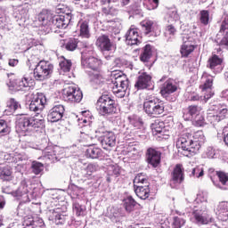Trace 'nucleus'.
Returning a JSON list of instances; mask_svg holds the SVG:
<instances>
[{
	"label": "nucleus",
	"mask_w": 228,
	"mask_h": 228,
	"mask_svg": "<svg viewBox=\"0 0 228 228\" xmlns=\"http://www.w3.org/2000/svg\"><path fill=\"white\" fill-rule=\"evenodd\" d=\"M142 5L149 11L156 10L159 6V0H143Z\"/></svg>",
	"instance_id": "obj_45"
},
{
	"label": "nucleus",
	"mask_w": 228,
	"mask_h": 228,
	"mask_svg": "<svg viewBox=\"0 0 228 228\" xmlns=\"http://www.w3.org/2000/svg\"><path fill=\"white\" fill-rule=\"evenodd\" d=\"M96 110L102 117H110V115L117 113L115 100L108 94H102L96 102Z\"/></svg>",
	"instance_id": "obj_8"
},
{
	"label": "nucleus",
	"mask_w": 228,
	"mask_h": 228,
	"mask_svg": "<svg viewBox=\"0 0 228 228\" xmlns=\"http://www.w3.org/2000/svg\"><path fill=\"white\" fill-rule=\"evenodd\" d=\"M62 97L66 102H81L83 92L76 86H69L62 91Z\"/></svg>",
	"instance_id": "obj_10"
},
{
	"label": "nucleus",
	"mask_w": 228,
	"mask_h": 228,
	"mask_svg": "<svg viewBox=\"0 0 228 228\" xmlns=\"http://www.w3.org/2000/svg\"><path fill=\"white\" fill-rule=\"evenodd\" d=\"M166 31H167L169 35H175L177 29H175V27H174V25H168L166 28Z\"/></svg>",
	"instance_id": "obj_59"
},
{
	"label": "nucleus",
	"mask_w": 228,
	"mask_h": 228,
	"mask_svg": "<svg viewBox=\"0 0 228 228\" xmlns=\"http://www.w3.org/2000/svg\"><path fill=\"white\" fill-rule=\"evenodd\" d=\"M27 65L28 69L34 70V78L36 81H45L53 76L54 71V65L47 61H40L36 66L35 69L31 68V60H28Z\"/></svg>",
	"instance_id": "obj_7"
},
{
	"label": "nucleus",
	"mask_w": 228,
	"mask_h": 228,
	"mask_svg": "<svg viewBox=\"0 0 228 228\" xmlns=\"http://www.w3.org/2000/svg\"><path fill=\"white\" fill-rule=\"evenodd\" d=\"M176 214L179 215V216H175L173 218L172 227L173 228L184 227V225L186 224V219H184L183 217L181 216V215H183V213L176 211Z\"/></svg>",
	"instance_id": "obj_37"
},
{
	"label": "nucleus",
	"mask_w": 228,
	"mask_h": 228,
	"mask_svg": "<svg viewBox=\"0 0 228 228\" xmlns=\"http://www.w3.org/2000/svg\"><path fill=\"white\" fill-rule=\"evenodd\" d=\"M71 17L67 14L65 15H53L48 12H41L38 16V20L45 26H49L51 29H65L69 24H70Z\"/></svg>",
	"instance_id": "obj_4"
},
{
	"label": "nucleus",
	"mask_w": 228,
	"mask_h": 228,
	"mask_svg": "<svg viewBox=\"0 0 228 228\" xmlns=\"http://www.w3.org/2000/svg\"><path fill=\"white\" fill-rule=\"evenodd\" d=\"M31 83H33V79L28 77H24L23 78L17 80L16 90L21 92H28V90L31 88Z\"/></svg>",
	"instance_id": "obj_28"
},
{
	"label": "nucleus",
	"mask_w": 228,
	"mask_h": 228,
	"mask_svg": "<svg viewBox=\"0 0 228 228\" xmlns=\"http://www.w3.org/2000/svg\"><path fill=\"white\" fill-rule=\"evenodd\" d=\"M102 150L97 147L91 146L86 151V157L90 159H99V158H102Z\"/></svg>",
	"instance_id": "obj_31"
},
{
	"label": "nucleus",
	"mask_w": 228,
	"mask_h": 228,
	"mask_svg": "<svg viewBox=\"0 0 228 228\" xmlns=\"http://www.w3.org/2000/svg\"><path fill=\"white\" fill-rule=\"evenodd\" d=\"M125 38L127 45H138L142 44V37L138 34V28H130L126 31Z\"/></svg>",
	"instance_id": "obj_20"
},
{
	"label": "nucleus",
	"mask_w": 228,
	"mask_h": 228,
	"mask_svg": "<svg viewBox=\"0 0 228 228\" xmlns=\"http://www.w3.org/2000/svg\"><path fill=\"white\" fill-rule=\"evenodd\" d=\"M177 88H178L177 83H175L174 79H168L163 84L160 90V94L162 96L167 99L170 94H174L175 92H177Z\"/></svg>",
	"instance_id": "obj_22"
},
{
	"label": "nucleus",
	"mask_w": 228,
	"mask_h": 228,
	"mask_svg": "<svg viewBox=\"0 0 228 228\" xmlns=\"http://www.w3.org/2000/svg\"><path fill=\"white\" fill-rule=\"evenodd\" d=\"M95 45L102 53H110V51L113 50V43L110 39V36L106 34H102L97 37Z\"/></svg>",
	"instance_id": "obj_15"
},
{
	"label": "nucleus",
	"mask_w": 228,
	"mask_h": 228,
	"mask_svg": "<svg viewBox=\"0 0 228 228\" xmlns=\"http://www.w3.org/2000/svg\"><path fill=\"white\" fill-rule=\"evenodd\" d=\"M200 20L201 24H204V26H208V24H209V11H200Z\"/></svg>",
	"instance_id": "obj_52"
},
{
	"label": "nucleus",
	"mask_w": 228,
	"mask_h": 228,
	"mask_svg": "<svg viewBox=\"0 0 228 228\" xmlns=\"http://www.w3.org/2000/svg\"><path fill=\"white\" fill-rule=\"evenodd\" d=\"M126 63V61L122 58H116L114 61V64L116 67H118L120 69V67H122V65H124Z\"/></svg>",
	"instance_id": "obj_60"
},
{
	"label": "nucleus",
	"mask_w": 228,
	"mask_h": 228,
	"mask_svg": "<svg viewBox=\"0 0 228 228\" xmlns=\"http://www.w3.org/2000/svg\"><path fill=\"white\" fill-rule=\"evenodd\" d=\"M19 64V60L17 59H10L9 60V65L10 67H16V65Z\"/></svg>",
	"instance_id": "obj_63"
},
{
	"label": "nucleus",
	"mask_w": 228,
	"mask_h": 228,
	"mask_svg": "<svg viewBox=\"0 0 228 228\" xmlns=\"http://www.w3.org/2000/svg\"><path fill=\"white\" fill-rule=\"evenodd\" d=\"M152 134L155 136L159 135V138L162 136H168V131L165 127V122L157 119L151 125Z\"/></svg>",
	"instance_id": "obj_21"
},
{
	"label": "nucleus",
	"mask_w": 228,
	"mask_h": 228,
	"mask_svg": "<svg viewBox=\"0 0 228 228\" xmlns=\"http://www.w3.org/2000/svg\"><path fill=\"white\" fill-rule=\"evenodd\" d=\"M25 228H45V224L44 221H26Z\"/></svg>",
	"instance_id": "obj_50"
},
{
	"label": "nucleus",
	"mask_w": 228,
	"mask_h": 228,
	"mask_svg": "<svg viewBox=\"0 0 228 228\" xmlns=\"http://www.w3.org/2000/svg\"><path fill=\"white\" fill-rule=\"evenodd\" d=\"M207 120L210 122V124H218L222 119L220 118V116L216 113V111H211L210 110L208 112L207 115Z\"/></svg>",
	"instance_id": "obj_46"
},
{
	"label": "nucleus",
	"mask_w": 228,
	"mask_h": 228,
	"mask_svg": "<svg viewBox=\"0 0 228 228\" xmlns=\"http://www.w3.org/2000/svg\"><path fill=\"white\" fill-rule=\"evenodd\" d=\"M216 215L221 222H227L228 220V202L221 201L216 208Z\"/></svg>",
	"instance_id": "obj_23"
},
{
	"label": "nucleus",
	"mask_w": 228,
	"mask_h": 228,
	"mask_svg": "<svg viewBox=\"0 0 228 228\" xmlns=\"http://www.w3.org/2000/svg\"><path fill=\"white\" fill-rule=\"evenodd\" d=\"M59 66L61 69L60 74H61V72H70V69L72 68V61L64 59L60 62Z\"/></svg>",
	"instance_id": "obj_47"
},
{
	"label": "nucleus",
	"mask_w": 228,
	"mask_h": 228,
	"mask_svg": "<svg viewBox=\"0 0 228 228\" xmlns=\"http://www.w3.org/2000/svg\"><path fill=\"white\" fill-rule=\"evenodd\" d=\"M102 6H110L112 3L117 6L118 4V0H101Z\"/></svg>",
	"instance_id": "obj_56"
},
{
	"label": "nucleus",
	"mask_w": 228,
	"mask_h": 228,
	"mask_svg": "<svg viewBox=\"0 0 228 228\" xmlns=\"http://www.w3.org/2000/svg\"><path fill=\"white\" fill-rule=\"evenodd\" d=\"M210 111H216L221 120L228 117L227 106L222 103L210 104Z\"/></svg>",
	"instance_id": "obj_27"
},
{
	"label": "nucleus",
	"mask_w": 228,
	"mask_h": 228,
	"mask_svg": "<svg viewBox=\"0 0 228 228\" xmlns=\"http://www.w3.org/2000/svg\"><path fill=\"white\" fill-rule=\"evenodd\" d=\"M23 195H28V186L20 185L17 191L13 192L14 197H22Z\"/></svg>",
	"instance_id": "obj_54"
},
{
	"label": "nucleus",
	"mask_w": 228,
	"mask_h": 228,
	"mask_svg": "<svg viewBox=\"0 0 228 228\" xmlns=\"http://www.w3.org/2000/svg\"><path fill=\"white\" fill-rule=\"evenodd\" d=\"M183 183H184V167L183 164H176L171 172L169 184L171 188H177Z\"/></svg>",
	"instance_id": "obj_11"
},
{
	"label": "nucleus",
	"mask_w": 228,
	"mask_h": 228,
	"mask_svg": "<svg viewBox=\"0 0 228 228\" xmlns=\"http://www.w3.org/2000/svg\"><path fill=\"white\" fill-rule=\"evenodd\" d=\"M49 220L54 222L56 225H63V224H65V220H67V215L61 214V210L60 208L50 210Z\"/></svg>",
	"instance_id": "obj_25"
},
{
	"label": "nucleus",
	"mask_w": 228,
	"mask_h": 228,
	"mask_svg": "<svg viewBox=\"0 0 228 228\" xmlns=\"http://www.w3.org/2000/svg\"><path fill=\"white\" fill-rule=\"evenodd\" d=\"M152 85V77L147 72H139V76L134 84L136 90H147Z\"/></svg>",
	"instance_id": "obj_18"
},
{
	"label": "nucleus",
	"mask_w": 228,
	"mask_h": 228,
	"mask_svg": "<svg viewBox=\"0 0 228 228\" xmlns=\"http://www.w3.org/2000/svg\"><path fill=\"white\" fill-rule=\"evenodd\" d=\"M217 176L222 184L219 188L221 190H228V175L224 172H217Z\"/></svg>",
	"instance_id": "obj_41"
},
{
	"label": "nucleus",
	"mask_w": 228,
	"mask_h": 228,
	"mask_svg": "<svg viewBox=\"0 0 228 228\" xmlns=\"http://www.w3.org/2000/svg\"><path fill=\"white\" fill-rule=\"evenodd\" d=\"M63 46L65 47L66 51H76V49H77V39L69 38L64 43Z\"/></svg>",
	"instance_id": "obj_44"
},
{
	"label": "nucleus",
	"mask_w": 228,
	"mask_h": 228,
	"mask_svg": "<svg viewBox=\"0 0 228 228\" xmlns=\"http://www.w3.org/2000/svg\"><path fill=\"white\" fill-rule=\"evenodd\" d=\"M195 51V45L191 44H183L181 46L180 53L183 58H188L190 53Z\"/></svg>",
	"instance_id": "obj_38"
},
{
	"label": "nucleus",
	"mask_w": 228,
	"mask_h": 228,
	"mask_svg": "<svg viewBox=\"0 0 228 228\" xmlns=\"http://www.w3.org/2000/svg\"><path fill=\"white\" fill-rule=\"evenodd\" d=\"M110 81L112 83V92L117 97L122 99L126 97V93L129 88V78L124 73L114 71L110 75Z\"/></svg>",
	"instance_id": "obj_6"
},
{
	"label": "nucleus",
	"mask_w": 228,
	"mask_h": 228,
	"mask_svg": "<svg viewBox=\"0 0 228 228\" xmlns=\"http://www.w3.org/2000/svg\"><path fill=\"white\" fill-rule=\"evenodd\" d=\"M223 61H224L223 58H219L218 55L214 54L212 57L208 59L207 67L211 70H214V72L216 70V69H217L216 72H220V70H222L220 67H222Z\"/></svg>",
	"instance_id": "obj_26"
},
{
	"label": "nucleus",
	"mask_w": 228,
	"mask_h": 228,
	"mask_svg": "<svg viewBox=\"0 0 228 228\" xmlns=\"http://www.w3.org/2000/svg\"><path fill=\"white\" fill-rule=\"evenodd\" d=\"M140 183H145V184H149V180L147 179V176L143 175V173L138 174L134 179V184Z\"/></svg>",
	"instance_id": "obj_53"
},
{
	"label": "nucleus",
	"mask_w": 228,
	"mask_h": 228,
	"mask_svg": "<svg viewBox=\"0 0 228 228\" xmlns=\"http://www.w3.org/2000/svg\"><path fill=\"white\" fill-rule=\"evenodd\" d=\"M88 76L89 81L94 88H102V86L106 85V78L104 77V75H102L101 69L90 71Z\"/></svg>",
	"instance_id": "obj_16"
},
{
	"label": "nucleus",
	"mask_w": 228,
	"mask_h": 228,
	"mask_svg": "<svg viewBox=\"0 0 228 228\" xmlns=\"http://www.w3.org/2000/svg\"><path fill=\"white\" fill-rule=\"evenodd\" d=\"M87 47H88V44L86 42L77 40V49H86Z\"/></svg>",
	"instance_id": "obj_61"
},
{
	"label": "nucleus",
	"mask_w": 228,
	"mask_h": 228,
	"mask_svg": "<svg viewBox=\"0 0 228 228\" xmlns=\"http://www.w3.org/2000/svg\"><path fill=\"white\" fill-rule=\"evenodd\" d=\"M189 172L190 177H197V179H200V177H202L204 175V168L200 167H193Z\"/></svg>",
	"instance_id": "obj_48"
},
{
	"label": "nucleus",
	"mask_w": 228,
	"mask_h": 228,
	"mask_svg": "<svg viewBox=\"0 0 228 228\" xmlns=\"http://www.w3.org/2000/svg\"><path fill=\"white\" fill-rule=\"evenodd\" d=\"M31 172L35 174V175H40L42 172H44V164L38 161H33L31 163Z\"/></svg>",
	"instance_id": "obj_40"
},
{
	"label": "nucleus",
	"mask_w": 228,
	"mask_h": 228,
	"mask_svg": "<svg viewBox=\"0 0 228 228\" xmlns=\"http://www.w3.org/2000/svg\"><path fill=\"white\" fill-rule=\"evenodd\" d=\"M47 98L45 94L38 93L36 97L32 99L28 104L29 111H34L36 117H29L28 115L21 114L18 119V127L20 128L25 135L35 134L38 129H44L45 127V120L42 116V111L45 108Z\"/></svg>",
	"instance_id": "obj_1"
},
{
	"label": "nucleus",
	"mask_w": 228,
	"mask_h": 228,
	"mask_svg": "<svg viewBox=\"0 0 228 228\" xmlns=\"http://www.w3.org/2000/svg\"><path fill=\"white\" fill-rule=\"evenodd\" d=\"M141 26L143 28L145 35H149V33H152L155 29L156 23L151 20H145L141 22Z\"/></svg>",
	"instance_id": "obj_39"
},
{
	"label": "nucleus",
	"mask_w": 228,
	"mask_h": 228,
	"mask_svg": "<svg viewBox=\"0 0 228 228\" xmlns=\"http://www.w3.org/2000/svg\"><path fill=\"white\" fill-rule=\"evenodd\" d=\"M73 213L77 216H85L86 215V208L77 202H75L73 203Z\"/></svg>",
	"instance_id": "obj_42"
},
{
	"label": "nucleus",
	"mask_w": 228,
	"mask_h": 228,
	"mask_svg": "<svg viewBox=\"0 0 228 228\" xmlns=\"http://www.w3.org/2000/svg\"><path fill=\"white\" fill-rule=\"evenodd\" d=\"M191 120H192V124L196 127H204L206 126V119L204 118V116H202V114L196 116V118H193Z\"/></svg>",
	"instance_id": "obj_49"
},
{
	"label": "nucleus",
	"mask_w": 228,
	"mask_h": 228,
	"mask_svg": "<svg viewBox=\"0 0 228 228\" xmlns=\"http://www.w3.org/2000/svg\"><path fill=\"white\" fill-rule=\"evenodd\" d=\"M201 194H198L196 200L193 202L192 215L196 223L200 225H206L213 222V216L208 211L206 205V199L202 198Z\"/></svg>",
	"instance_id": "obj_3"
},
{
	"label": "nucleus",
	"mask_w": 228,
	"mask_h": 228,
	"mask_svg": "<svg viewBox=\"0 0 228 228\" xmlns=\"http://www.w3.org/2000/svg\"><path fill=\"white\" fill-rule=\"evenodd\" d=\"M81 54V65L84 69H90L91 72H95V70H101V65H102L101 60L94 56H86V51H83Z\"/></svg>",
	"instance_id": "obj_14"
},
{
	"label": "nucleus",
	"mask_w": 228,
	"mask_h": 228,
	"mask_svg": "<svg viewBox=\"0 0 228 228\" xmlns=\"http://www.w3.org/2000/svg\"><path fill=\"white\" fill-rule=\"evenodd\" d=\"M78 28L82 38H90V26L88 25V21H79Z\"/></svg>",
	"instance_id": "obj_33"
},
{
	"label": "nucleus",
	"mask_w": 228,
	"mask_h": 228,
	"mask_svg": "<svg viewBox=\"0 0 228 228\" xmlns=\"http://www.w3.org/2000/svg\"><path fill=\"white\" fill-rule=\"evenodd\" d=\"M43 156L45 159H50V161H59L58 155H56V150H53V148H46L43 151Z\"/></svg>",
	"instance_id": "obj_35"
},
{
	"label": "nucleus",
	"mask_w": 228,
	"mask_h": 228,
	"mask_svg": "<svg viewBox=\"0 0 228 228\" xmlns=\"http://www.w3.org/2000/svg\"><path fill=\"white\" fill-rule=\"evenodd\" d=\"M124 208L127 213H131L133 209H134V206H136V200L133 199V196H127L123 200Z\"/></svg>",
	"instance_id": "obj_36"
},
{
	"label": "nucleus",
	"mask_w": 228,
	"mask_h": 228,
	"mask_svg": "<svg viewBox=\"0 0 228 228\" xmlns=\"http://www.w3.org/2000/svg\"><path fill=\"white\" fill-rule=\"evenodd\" d=\"M65 113V106L62 104L54 105L48 112V122H60L63 118Z\"/></svg>",
	"instance_id": "obj_19"
},
{
	"label": "nucleus",
	"mask_w": 228,
	"mask_h": 228,
	"mask_svg": "<svg viewBox=\"0 0 228 228\" xmlns=\"http://www.w3.org/2000/svg\"><path fill=\"white\" fill-rule=\"evenodd\" d=\"M151 58H152V45H146L142 49V53L140 54V60L143 63H149Z\"/></svg>",
	"instance_id": "obj_30"
},
{
	"label": "nucleus",
	"mask_w": 228,
	"mask_h": 228,
	"mask_svg": "<svg viewBox=\"0 0 228 228\" xmlns=\"http://www.w3.org/2000/svg\"><path fill=\"white\" fill-rule=\"evenodd\" d=\"M143 110L151 118H158L165 113V102L156 96H148L143 102Z\"/></svg>",
	"instance_id": "obj_5"
},
{
	"label": "nucleus",
	"mask_w": 228,
	"mask_h": 228,
	"mask_svg": "<svg viewBox=\"0 0 228 228\" xmlns=\"http://www.w3.org/2000/svg\"><path fill=\"white\" fill-rule=\"evenodd\" d=\"M95 133L98 134V142H100L102 149L108 151L109 147H115L117 143L115 133L106 130L104 126H99Z\"/></svg>",
	"instance_id": "obj_9"
},
{
	"label": "nucleus",
	"mask_w": 228,
	"mask_h": 228,
	"mask_svg": "<svg viewBox=\"0 0 228 228\" xmlns=\"http://www.w3.org/2000/svg\"><path fill=\"white\" fill-rule=\"evenodd\" d=\"M202 107L198 105H191L183 111V118L184 120H193L199 115H201Z\"/></svg>",
	"instance_id": "obj_24"
},
{
	"label": "nucleus",
	"mask_w": 228,
	"mask_h": 228,
	"mask_svg": "<svg viewBox=\"0 0 228 228\" xmlns=\"http://www.w3.org/2000/svg\"><path fill=\"white\" fill-rule=\"evenodd\" d=\"M205 142L206 136L202 131H197L193 134L184 133L176 141V147L183 151L184 156H193L200 151Z\"/></svg>",
	"instance_id": "obj_2"
},
{
	"label": "nucleus",
	"mask_w": 228,
	"mask_h": 228,
	"mask_svg": "<svg viewBox=\"0 0 228 228\" xmlns=\"http://www.w3.org/2000/svg\"><path fill=\"white\" fill-rule=\"evenodd\" d=\"M168 15L173 20H179V13H177V11H169Z\"/></svg>",
	"instance_id": "obj_58"
},
{
	"label": "nucleus",
	"mask_w": 228,
	"mask_h": 228,
	"mask_svg": "<svg viewBox=\"0 0 228 228\" xmlns=\"http://www.w3.org/2000/svg\"><path fill=\"white\" fill-rule=\"evenodd\" d=\"M12 128L8 126V122L4 119H0V136L10 134Z\"/></svg>",
	"instance_id": "obj_43"
},
{
	"label": "nucleus",
	"mask_w": 228,
	"mask_h": 228,
	"mask_svg": "<svg viewBox=\"0 0 228 228\" xmlns=\"http://www.w3.org/2000/svg\"><path fill=\"white\" fill-rule=\"evenodd\" d=\"M182 40L183 44H193L195 39L193 38V34H183L182 36Z\"/></svg>",
	"instance_id": "obj_55"
},
{
	"label": "nucleus",
	"mask_w": 228,
	"mask_h": 228,
	"mask_svg": "<svg viewBox=\"0 0 228 228\" xmlns=\"http://www.w3.org/2000/svg\"><path fill=\"white\" fill-rule=\"evenodd\" d=\"M3 193H7V195H13L14 191L10 189V187L6 186L3 188Z\"/></svg>",
	"instance_id": "obj_62"
},
{
	"label": "nucleus",
	"mask_w": 228,
	"mask_h": 228,
	"mask_svg": "<svg viewBox=\"0 0 228 228\" xmlns=\"http://www.w3.org/2000/svg\"><path fill=\"white\" fill-rule=\"evenodd\" d=\"M5 205L6 200H4V197L0 195V209H3Z\"/></svg>",
	"instance_id": "obj_64"
},
{
	"label": "nucleus",
	"mask_w": 228,
	"mask_h": 228,
	"mask_svg": "<svg viewBox=\"0 0 228 228\" xmlns=\"http://www.w3.org/2000/svg\"><path fill=\"white\" fill-rule=\"evenodd\" d=\"M213 86V77H208L205 79V82L203 86H201V88L204 91H208V94H206L203 97L200 96L199 94H192L190 97V101L197 102V101H204V102H208L209 99L212 98L213 95H215V93L211 92V88Z\"/></svg>",
	"instance_id": "obj_12"
},
{
	"label": "nucleus",
	"mask_w": 228,
	"mask_h": 228,
	"mask_svg": "<svg viewBox=\"0 0 228 228\" xmlns=\"http://www.w3.org/2000/svg\"><path fill=\"white\" fill-rule=\"evenodd\" d=\"M120 6V2L118 0V4L116 5L115 3H112L107 7L102 8L103 13L105 15H118V7Z\"/></svg>",
	"instance_id": "obj_34"
},
{
	"label": "nucleus",
	"mask_w": 228,
	"mask_h": 228,
	"mask_svg": "<svg viewBox=\"0 0 228 228\" xmlns=\"http://www.w3.org/2000/svg\"><path fill=\"white\" fill-rule=\"evenodd\" d=\"M7 107L11 110L12 112L17 111V110L20 109V103L14 98H11L7 102Z\"/></svg>",
	"instance_id": "obj_51"
},
{
	"label": "nucleus",
	"mask_w": 228,
	"mask_h": 228,
	"mask_svg": "<svg viewBox=\"0 0 228 228\" xmlns=\"http://www.w3.org/2000/svg\"><path fill=\"white\" fill-rule=\"evenodd\" d=\"M216 152H215V149H213V147H208L207 149V157L209 158V159H213V158H215L216 156Z\"/></svg>",
	"instance_id": "obj_57"
},
{
	"label": "nucleus",
	"mask_w": 228,
	"mask_h": 228,
	"mask_svg": "<svg viewBox=\"0 0 228 228\" xmlns=\"http://www.w3.org/2000/svg\"><path fill=\"white\" fill-rule=\"evenodd\" d=\"M12 174H13L12 167L4 166L0 167V179L2 181H12Z\"/></svg>",
	"instance_id": "obj_32"
},
{
	"label": "nucleus",
	"mask_w": 228,
	"mask_h": 228,
	"mask_svg": "<svg viewBox=\"0 0 228 228\" xmlns=\"http://www.w3.org/2000/svg\"><path fill=\"white\" fill-rule=\"evenodd\" d=\"M146 159L149 165L153 168H158L161 163V151L156 148H149L146 151Z\"/></svg>",
	"instance_id": "obj_17"
},
{
	"label": "nucleus",
	"mask_w": 228,
	"mask_h": 228,
	"mask_svg": "<svg viewBox=\"0 0 228 228\" xmlns=\"http://www.w3.org/2000/svg\"><path fill=\"white\" fill-rule=\"evenodd\" d=\"M149 184H145L144 186H137L135 188V195L139 199H142V200H146V199H149V196L151 195V188H149Z\"/></svg>",
	"instance_id": "obj_29"
},
{
	"label": "nucleus",
	"mask_w": 228,
	"mask_h": 228,
	"mask_svg": "<svg viewBox=\"0 0 228 228\" xmlns=\"http://www.w3.org/2000/svg\"><path fill=\"white\" fill-rule=\"evenodd\" d=\"M97 168H99L97 164H82L77 170V177L82 179V181L93 179L94 172H97Z\"/></svg>",
	"instance_id": "obj_13"
}]
</instances>
